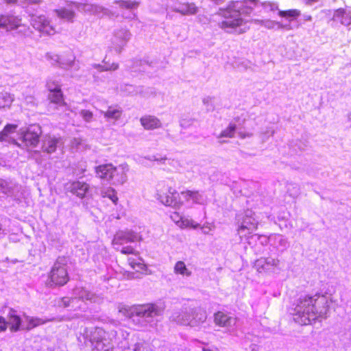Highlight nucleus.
Instances as JSON below:
<instances>
[{
  "instance_id": "f257e3e1",
  "label": "nucleus",
  "mask_w": 351,
  "mask_h": 351,
  "mask_svg": "<svg viewBox=\"0 0 351 351\" xmlns=\"http://www.w3.org/2000/svg\"><path fill=\"white\" fill-rule=\"evenodd\" d=\"M329 311L327 298L325 295L301 296L298 300L293 312V320L300 325L311 324L318 317H326Z\"/></svg>"
},
{
  "instance_id": "f03ea898",
  "label": "nucleus",
  "mask_w": 351,
  "mask_h": 351,
  "mask_svg": "<svg viewBox=\"0 0 351 351\" xmlns=\"http://www.w3.org/2000/svg\"><path fill=\"white\" fill-rule=\"evenodd\" d=\"M258 0H244L243 1L231 2L228 6L222 9L220 8L218 14L222 16L225 20L221 23L220 27L231 33L232 29L240 26L243 23L241 17V14H249L252 10L250 4L256 5Z\"/></svg>"
},
{
  "instance_id": "7ed1b4c3",
  "label": "nucleus",
  "mask_w": 351,
  "mask_h": 351,
  "mask_svg": "<svg viewBox=\"0 0 351 351\" xmlns=\"http://www.w3.org/2000/svg\"><path fill=\"white\" fill-rule=\"evenodd\" d=\"M208 313L201 306H183L180 309L173 312L169 320L176 324L201 329L206 324Z\"/></svg>"
},
{
  "instance_id": "20e7f679",
  "label": "nucleus",
  "mask_w": 351,
  "mask_h": 351,
  "mask_svg": "<svg viewBox=\"0 0 351 351\" xmlns=\"http://www.w3.org/2000/svg\"><path fill=\"white\" fill-rule=\"evenodd\" d=\"M78 341L85 344L90 342L93 351H110L113 348L106 332L99 327L85 328Z\"/></svg>"
},
{
  "instance_id": "39448f33",
  "label": "nucleus",
  "mask_w": 351,
  "mask_h": 351,
  "mask_svg": "<svg viewBox=\"0 0 351 351\" xmlns=\"http://www.w3.org/2000/svg\"><path fill=\"white\" fill-rule=\"evenodd\" d=\"M120 311H123L125 316L133 318L134 321L136 317L143 324H152L157 317L161 315L162 310L155 304H145L123 308Z\"/></svg>"
},
{
  "instance_id": "423d86ee",
  "label": "nucleus",
  "mask_w": 351,
  "mask_h": 351,
  "mask_svg": "<svg viewBox=\"0 0 351 351\" xmlns=\"http://www.w3.org/2000/svg\"><path fill=\"white\" fill-rule=\"evenodd\" d=\"M69 280L65 260L59 257L54 263L48 276L47 285L49 287L63 286Z\"/></svg>"
},
{
  "instance_id": "0eeeda50",
  "label": "nucleus",
  "mask_w": 351,
  "mask_h": 351,
  "mask_svg": "<svg viewBox=\"0 0 351 351\" xmlns=\"http://www.w3.org/2000/svg\"><path fill=\"white\" fill-rule=\"evenodd\" d=\"M42 134V129L39 125L34 124L29 125L25 130H20L19 139L21 143H19L15 139H11L12 143L21 148L29 147H35L40 142V137Z\"/></svg>"
},
{
  "instance_id": "6e6552de",
  "label": "nucleus",
  "mask_w": 351,
  "mask_h": 351,
  "mask_svg": "<svg viewBox=\"0 0 351 351\" xmlns=\"http://www.w3.org/2000/svg\"><path fill=\"white\" fill-rule=\"evenodd\" d=\"M21 19L12 14L0 15V29H3L6 32H10L20 29L19 33L26 35L29 28L22 24Z\"/></svg>"
},
{
  "instance_id": "1a4fd4ad",
  "label": "nucleus",
  "mask_w": 351,
  "mask_h": 351,
  "mask_svg": "<svg viewBox=\"0 0 351 351\" xmlns=\"http://www.w3.org/2000/svg\"><path fill=\"white\" fill-rule=\"evenodd\" d=\"M96 173L101 179L110 180L116 176H119L117 182L123 184L127 180L126 174L122 168L119 172V169L112 164L101 165L96 167Z\"/></svg>"
},
{
  "instance_id": "9d476101",
  "label": "nucleus",
  "mask_w": 351,
  "mask_h": 351,
  "mask_svg": "<svg viewBox=\"0 0 351 351\" xmlns=\"http://www.w3.org/2000/svg\"><path fill=\"white\" fill-rule=\"evenodd\" d=\"M131 33L128 29H119L114 32L112 43L114 50L121 53L123 47L131 38Z\"/></svg>"
},
{
  "instance_id": "9b49d317",
  "label": "nucleus",
  "mask_w": 351,
  "mask_h": 351,
  "mask_svg": "<svg viewBox=\"0 0 351 351\" xmlns=\"http://www.w3.org/2000/svg\"><path fill=\"white\" fill-rule=\"evenodd\" d=\"M252 211H247L241 224L238 228V233L240 237H246L252 234L257 228L258 223L256 219L251 217Z\"/></svg>"
},
{
  "instance_id": "f8f14e48",
  "label": "nucleus",
  "mask_w": 351,
  "mask_h": 351,
  "mask_svg": "<svg viewBox=\"0 0 351 351\" xmlns=\"http://www.w3.org/2000/svg\"><path fill=\"white\" fill-rule=\"evenodd\" d=\"M31 25L38 31L50 35L54 33V29L44 15H34L31 18Z\"/></svg>"
},
{
  "instance_id": "ddd939ff",
  "label": "nucleus",
  "mask_w": 351,
  "mask_h": 351,
  "mask_svg": "<svg viewBox=\"0 0 351 351\" xmlns=\"http://www.w3.org/2000/svg\"><path fill=\"white\" fill-rule=\"evenodd\" d=\"M64 142L61 138L46 135L42 141V150L47 154L56 152L58 147L63 146Z\"/></svg>"
},
{
  "instance_id": "4468645a",
  "label": "nucleus",
  "mask_w": 351,
  "mask_h": 351,
  "mask_svg": "<svg viewBox=\"0 0 351 351\" xmlns=\"http://www.w3.org/2000/svg\"><path fill=\"white\" fill-rule=\"evenodd\" d=\"M66 189L77 197L82 199L88 192L89 185L84 182L75 181L68 183L66 186Z\"/></svg>"
},
{
  "instance_id": "2eb2a0df",
  "label": "nucleus",
  "mask_w": 351,
  "mask_h": 351,
  "mask_svg": "<svg viewBox=\"0 0 351 351\" xmlns=\"http://www.w3.org/2000/svg\"><path fill=\"white\" fill-rule=\"evenodd\" d=\"M138 238V234L132 230L119 231L114 235L113 242L115 244H123L124 242H134Z\"/></svg>"
},
{
  "instance_id": "dca6fc26",
  "label": "nucleus",
  "mask_w": 351,
  "mask_h": 351,
  "mask_svg": "<svg viewBox=\"0 0 351 351\" xmlns=\"http://www.w3.org/2000/svg\"><path fill=\"white\" fill-rule=\"evenodd\" d=\"M173 11L182 15H195L199 12V8L194 3H182L173 8Z\"/></svg>"
},
{
  "instance_id": "f3484780",
  "label": "nucleus",
  "mask_w": 351,
  "mask_h": 351,
  "mask_svg": "<svg viewBox=\"0 0 351 351\" xmlns=\"http://www.w3.org/2000/svg\"><path fill=\"white\" fill-rule=\"evenodd\" d=\"M58 65L60 68L66 70H69L71 68H74L75 71H78L80 69L79 64L75 62V56L71 52L69 53L66 56H61Z\"/></svg>"
},
{
  "instance_id": "a211bd4d",
  "label": "nucleus",
  "mask_w": 351,
  "mask_h": 351,
  "mask_svg": "<svg viewBox=\"0 0 351 351\" xmlns=\"http://www.w3.org/2000/svg\"><path fill=\"white\" fill-rule=\"evenodd\" d=\"M214 322L220 327H229L235 324V319L221 311H217L214 314Z\"/></svg>"
},
{
  "instance_id": "6ab92c4d",
  "label": "nucleus",
  "mask_w": 351,
  "mask_h": 351,
  "mask_svg": "<svg viewBox=\"0 0 351 351\" xmlns=\"http://www.w3.org/2000/svg\"><path fill=\"white\" fill-rule=\"evenodd\" d=\"M140 122L145 130H154L162 126L160 121L157 117L151 115L142 117Z\"/></svg>"
},
{
  "instance_id": "aec40b11",
  "label": "nucleus",
  "mask_w": 351,
  "mask_h": 351,
  "mask_svg": "<svg viewBox=\"0 0 351 351\" xmlns=\"http://www.w3.org/2000/svg\"><path fill=\"white\" fill-rule=\"evenodd\" d=\"M168 193L169 194L159 195L158 199L160 202L165 206L174 208L179 206L180 203L175 197V195L177 194L176 191L175 190L172 191L171 188H170L168 191Z\"/></svg>"
},
{
  "instance_id": "412c9836",
  "label": "nucleus",
  "mask_w": 351,
  "mask_h": 351,
  "mask_svg": "<svg viewBox=\"0 0 351 351\" xmlns=\"http://www.w3.org/2000/svg\"><path fill=\"white\" fill-rule=\"evenodd\" d=\"M16 313V311L13 308H10L8 313L9 321L8 322V325H10V330L12 332L19 330L21 324V319Z\"/></svg>"
},
{
  "instance_id": "4be33fe9",
  "label": "nucleus",
  "mask_w": 351,
  "mask_h": 351,
  "mask_svg": "<svg viewBox=\"0 0 351 351\" xmlns=\"http://www.w3.org/2000/svg\"><path fill=\"white\" fill-rule=\"evenodd\" d=\"M25 318L27 321L28 324L25 328V330H30L32 328L38 326L40 325L44 324L48 322H53L55 320L54 318L48 319H43L39 317H33L25 315Z\"/></svg>"
},
{
  "instance_id": "5701e85b",
  "label": "nucleus",
  "mask_w": 351,
  "mask_h": 351,
  "mask_svg": "<svg viewBox=\"0 0 351 351\" xmlns=\"http://www.w3.org/2000/svg\"><path fill=\"white\" fill-rule=\"evenodd\" d=\"M105 118L108 119L118 120L121 114L122 110L120 107L109 106L106 111H101Z\"/></svg>"
},
{
  "instance_id": "b1692460",
  "label": "nucleus",
  "mask_w": 351,
  "mask_h": 351,
  "mask_svg": "<svg viewBox=\"0 0 351 351\" xmlns=\"http://www.w3.org/2000/svg\"><path fill=\"white\" fill-rule=\"evenodd\" d=\"M333 20L340 22L344 25H349L351 24V17L346 14L343 10H337L333 15Z\"/></svg>"
},
{
  "instance_id": "393cba45",
  "label": "nucleus",
  "mask_w": 351,
  "mask_h": 351,
  "mask_svg": "<svg viewBox=\"0 0 351 351\" xmlns=\"http://www.w3.org/2000/svg\"><path fill=\"white\" fill-rule=\"evenodd\" d=\"M79 303V300L77 298H62L59 302L58 305L64 308H71L72 310L77 308V304Z\"/></svg>"
},
{
  "instance_id": "a878e982",
  "label": "nucleus",
  "mask_w": 351,
  "mask_h": 351,
  "mask_svg": "<svg viewBox=\"0 0 351 351\" xmlns=\"http://www.w3.org/2000/svg\"><path fill=\"white\" fill-rule=\"evenodd\" d=\"M48 99L54 104L62 105L64 104L62 90H56L48 94Z\"/></svg>"
},
{
  "instance_id": "bb28decb",
  "label": "nucleus",
  "mask_w": 351,
  "mask_h": 351,
  "mask_svg": "<svg viewBox=\"0 0 351 351\" xmlns=\"http://www.w3.org/2000/svg\"><path fill=\"white\" fill-rule=\"evenodd\" d=\"M18 125L16 124H7L3 130L0 132V141H9L8 136L10 134L14 133Z\"/></svg>"
},
{
  "instance_id": "cd10ccee",
  "label": "nucleus",
  "mask_w": 351,
  "mask_h": 351,
  "mask_svg": "<svg viewBox=\"0 0 351 351\" xmlns=\"http://www.w3.org/2000/svg\"><path fill=\"white\" fill-rule=\"evenodd\" d=\"M114 3L119 4L120 8L130 10L137 9L140 5L139 1L131 0H118L115 1Z\"/></svg>"
},
{
  "instance_id": "c85d7f7f",
  "label": "nucleus",
  "mask_w": 351,
  "mask_h": 351,
  "mask_svg": "<svg viewBox=\"0 0 351 351\" xmlns=\"http://www.w3.org/2000/svg\"><path fill=\"white\" fill-rule=\"evenodd\" d=\"M101 195L102 197H108L112 200L114 204H117L118 197L114 189L111 187L104 188L101 190Z\"/></svg>"
},
{
  "instance_id": "c756f323",
  "label": "nucleus",
  "mask_w": 351,
  "mask_h": 351,
  "mask_svg": "<svg viewBox=\"0 0 351 351\" xmlns=\"http://www.w3.org/2000/svg\"><path fill=\"white\" fill-rule=\"evenodd\" d=\"M55 11L60 18L65 19L68 21H73V19L75 16V14L73 11L65 8L56 10Z\"/></svg>"
},
{
  "instance_id": "7c9ffc66",
  "label": "nucleus",
  "mask_w": 351,
  "mask_h": 351,
  "mask_svg": "<svg viewBox=\"0 0 351 351\" xmlns=\"http://www.w3.org/2000/svg\"><path fill=\"white\" fill-rule=\"evenodd\" d=\"M181 194L188 201L189 199H192L195 203H199L202 196L197 191H182Z\"/></svg>"
},
{
  "instance_id": "2f4dec72",
  "label": "nucleus",
  "mask_w": 351,
  "mask_h": 351,
  "mask_svg": "<svg viewBox=\"0 0 351 351\" xmlns=\"http://www.w3.org/2000/svg\"><path fill=\"white\" fill-rule=\"evenodd\" d=\"M76 295L77 296L75 298H77L79 300V302L81 300H93L95 297L94 293L84 289H77Z\"/></svg>"
},
{
  "instance_id": "473e14b6",
  "label": "nucleus",
  "mask_w": 351,
  "mask_h": 351,
  "mask_svg": "<svg viewBox=\"0 0 351 351\" xmlns=\"http://www.w3.org/2000/svg\"><path fill=\"white\" fill-rule=\"evenodd\" d=\"M13 97L7 92L0 93V108L10 106L13 101Z\"/></svg>"
},
{
  "instance_id": "72a5a7b5",
  "label": "nucleus",
  "mask_w": 351,
  "mask_h": 351,
  "mask_svg": "<svg viewBox=\"0 0 351 351\" xmlns=\"http://www.w3.org/2000/svg\"><path fill=\"white\" fill-rule=\"evenodd\" d=\"M91 66L93 68L97 69L99 72L107 71H116L119 68V64L117 63H112L108 65L93 64Z\"/></svg>"
},
{
  "instance_id": "f704fd0d",
  "label": "nucleus",
  "mask_w": 351,
  "mask_h": 351,
  "mask_svg": "<svg viewBox=\"0 0 351 351\" xmlns=\"http://www.w3.org/2000/svg\"><path fill=\"white\" fill-rule=\"evenodd\" d=\"M73 5L79 10L93 14L94 4L73 2Z\"/></svg>"
},
{
  "instance_id": "c9c22d12",
  "label": "nucleus",
  "mask_w": 351,
  "mask_h": 351,
  "mask_svg": "<svg viewBox=\"0 0 351 351\" xmlns=\"http://www.w3.org/2000/svg\"><path fill=\"white\" fill-rule=\"evenodd\" d=\"M174 271L177 274L186 275L187 276H189L191 274V272L188 270L184 263L182 261H178L176 263Z\"/></svg>"
},
{
  "instance_id": "e433bc0d",
  "label": "nucleus",
  "mask_w": 351,
  "mask_h": 351,
  "mask_svg": "<svg viewBox=\"0 0 351 351\" xmlns=\"http://www.w3.org/2000/svg\"><path fill=\"white\" fill-rule=\"evenodd\" d=\"M259 25L264 26L269 29H275L276 27L278 28V23L275 21L267 19V20H257L256 21Z\"/></svg>"
},
{
  "instance_id": "4c0bfd02",
  "label": "nucleus",
  "mask_w": 351,
  "mask_h": 351,
  "mask_svg": "<svg viewBox=\"0 0 351 351\" xmlns=\"http://www.w3.org/2000/svg\"><path fill=\"white\" fill-rule=\"evenodd\" d=\"M236 130V125L235 124H230L229 126L223 130L220 135L219 136V138L221 137H228V138H232L234 136V134Z\"/></svg>"
},
{
  "instance_id": "58836bf2",
  "label": "nucleus",
  "mask_w": 351,
  "mask_h": 351,
  "mask_svg": "<svg viewBox=\"0 0 351 351\" xmlns=\"http://www.w3.org/2000/svg\"><path fill=\"white\" fill-rule=\"evenodd\" d=\"M279 16L285 18H296L300 14V12L298 10H289L287 11H279Z\"/></svg>"
},
{
  "instance_id": "ea45409f",
  "label": "nucleus",
  "mask_w": 351,
  "mask_h": 351,
  "mask_svg": "<svg viewBox=\"0 0 351 351\" xmlns=\"http://www.w3.org/2000/svg\"><path fill=\"white\" fill-rule=\"evenodd\" d=\"M287 193L289 194L291 197H296L300 193V186L296 184L291 183L289 184Z\"/></svg>"
},
{
  "instance_id": "a19ab883",
  "label": "nucleus",
  "mask_w": 351,
  "mask_h": 351,
  "mask_svg": "<svg viewBox=\"0 0 351 351\" xmlns=\"http://www.w3.org/2000/svg\"><path fill=\"white\" fill-rule=\"evenodd\" d=\"M265 271L270 270L274 267H277L279 264V260L273 258H265Z\"/></svg>"
},
{
  "instance_id": "79ce46f5",
  "label": "nucleus",
  "mask_w": 351,
  "mask_h": 351,
  "mask_svg": "<svg viewBox=\"0 0 351 351\" xmlns=\"http://www.w3.org/2000/svg\"><path fill=\"white\" fill-rule=\"evenodd\" d=\"M80 116L87 123H90L93 119V114L88 110H82L80 112Z\"/></svg>"
},
{
  "instance_id": "37998d69",
  "label": "nucleus",
  "mask_w": 351,
  "mask_h": 351,
  "mask_svg": "<svg viewBox=\"0 0 351 351\" xmlns=\"http://www.w3.org/2000/svg\"><path fill=\"white\" fill-rule=\"evenodd\" d=\"M254 267L258 272L265 271V258L257 259L254 263Z\"/></svg>"
},
{
  "instance_id": "c03bdc74",
  "label": "nucleus",
  "mask_w": 351,
  "mask_h": 351,
  "mask_svg": "<svg viewBox=\"0 0 351 351\" xmlns=\"http://www.w3.org/2000/svg\"><path fill=\"white\" fill-rule=\"evenodd\" d=\"M47 88L49 92L56 91V90H60V84L53 80H48L47 82Z\"/></svg>"
},
{
  "instance_id": "a18cd8bd",
  "label": "nucleus",
  "mask_w": 351,
  "mask_h": 351,
  "mask_svg": "<svg viewBox=\"0 0 351 351\" xmlns=\"http://www.w3.org/2000/svg\"><path fill=\"white\" fill-rule=\"evenodd\" d=\"M100 13L108 14L109 10L101 5L94 4L93 14H99Z\"/></svg>"
},
{
  "instance_id": "49530a36",
  "label": "nucleus",
  "mask_w": 351,
  "mask_h": 351,
  "mask_svg": "<svg viewBox=\"0 0 351 351\" xmlns=\"http://www.w3.org/2000/svg\"><path fill=\"white\" fill-rule=\"evenodd\" d=\"M0 188L2 192L6 195H10L12 193L11 187L8 186V183L4 180H0Z\"/></svg>"
},
{
  "instance_id": "de8ad7c7",
  "label": "nucleus",
  "mask_w": 351,
  "mask_h": 351,
  "mask_svg": "<svg viewBox=\"0 0 351 351\" xmlns=\"http://www.w3.org/2000/svg\"><path fill=\"white\" fill-rule=\"evenodd\" d=\"M128 263L133 269L138 268L139 269H143L145 265L141 262H136L134 258H129Z\"/></svg>"
},
{
  "instance_id": "09e8293b",
  "label": "nucleus",
  "mask_w": 351,
  "mask_h": 351,
  "mask_svg": "<svg viewBox=\"0 0 351 351\" xmlns=\"http://www.w3.org/2000/svg\"><path fill=\"white\" fill-rule=\"evenodd\" d=\"M133 351H147V346L145 343H136Z\"/></svg>"
},
{
  "instance_id": "8fccbe9b",
  "label": "nucleus",
  "mask_w": 351,
  "mask_h": 351,
  "mask_svg": "<svg viewBox=\"0 0 351 351\" xmlns=\"http://www.w3.org/2000/svg\"><path fill=\"white\" fill-rule=\"evenodd\" d=\"M47 57L48 59L53 60L55 62H56L59 64V62H60V58H61V56H60L59 55L47 53Z\"/></svg>"
},
{
  "instance_id": "3c124183",
  "label": "nucleus",
  "mask_w": 351,
  "mask_h": 351,
  "mask_svg": "<svg viewBox=\"0 0 351 351\" xmlns=\"http://www.w3.org/2000/svg\"><path fill=\"white\" fill-rule=\"evenodd\" d=\"M262 5L265 8L269 7L271 11H274L278 9V5L276 3L270 2H263L262 3Z\"/></svg>"
},
{
  "instance_id": "603ef678",
  "label": "nucleus",
  "mask_w": 351,
  "mask_h": 351,
  "mask_svg": "<svg viewBox=\"0 0 351 351\" xmlns=\"http://www.w3.org/2000/svg\"><path fill=\"white\" fill-rule=\"evenodd\" d=\"M8 322L5 318L0 316V331H5L7 328Z\"/></svg>"
},
{
  "instance_id": "864d4df0",
  "label": "nucleus",
  "mask_w": 351,
  "mask_h": 351,
  "mask_svg": "<svg viewBox=\"0 0 351 351\" xmlns=\"http://www.w3.org/2000/svg\"><path fill=\"white\" fill-rule=\"evenodd\" d=\"M134 251V249L130 246L124 247L121 250V253L124 254H133Z\"/></svg>"
},
{
  "instance_id": "5fc2aeb1",
  "label": "nucleus",
  "mask_w": 351,
  "mask_h": 351,
  "mask_svg": "<svg viewBox=\"0 0 351 351\" xmlns=\"http://www.w3.org/2000/svg\"><path fill=\"white\" fill-rule=\"evenodd\" d=\"M278 29H286L289 30V29H292V27L289 23V24H282L279 22Z\"/></svg>"
},
{
  "instance_id": "6e6d98bb",
  "label": "nucleus",
  "mask_w": 351,
  "mask_h": 351,
  "mask_svg": "<svg viewBox=\"0 0 351 351\" xmlns=\"http://www.w3.org/2000/svg\"><path fill=\"white\" fill-rule=\"evenodd\" d=\"M147 159L150 160H154V161H160V162H163L165 161L167 158H157L155 156H152L151 158H147Z\"/></svg>"
},
{
  "instance_id": "4d7b16f0",
  "label": "nucleus",
  "mask_w": 351,
  "mask_h": 351,
  "mask_svg": "<svg viewBox=\"0 0 351 351\" xmlns=\"http://www.w3.org/2000/svg\"><path fill=\"white\" fill-rule=\"evenodd\" d=\"M211 100H212V98L210 97H208L203 99V103L204 104H208Z\"/></svg>"
},
{
  "instance_id": "13d9d810",
  "label": "nucleus",
  "mask_w": 351,
  "mask_h": 351,
  "mask_svg": "<svg viewBox=\"0 0 351 351\" xmlns=\"http://www.w3.org/2000/svg\"><path fill=\"white\" fill-rule=\"evenodd\" d=\"M256 346L255 344H252L251 346V351H258L257 349L256 348Z\"/></svg>"
},
{
  "instance_id": "bf43d9fd",
  "label": "nucleus",
  "mask_w": 351,
  "mask_h": 351,
  "mask_svg": "<svg viewBox=\"0 0 351 351\" xmlns=\"http://www.w3.org/2000/svg\"><path fill=\"white\" fill-rule=\"evenodd\" d=\"M240 136H241V138H245V136H252V134H247V135L240 134Z\"/></svg>"
},
{
  "instance_id": "052dcab7",
  "label": "nucleus",
  "mask_w": 351,
  "mask_h": 351,
  "mask_svg": "<svg viewBox=\"0 0 351 351\" xmlns=\"http://www.w3.org/2000/svg\"><path fill=\"white\" fill-rule=\"evenodd\" d=\"M317 0H308L307 3L311 4L312 2H315Z\"/></svg>"
},
{
  "instance_id": "680f3d73",
  "label": "nucleus",
  "mask_w": 351,
  "mask_h": 351,
  "mask_svg": "<svg viewBox=\"0 0 351 351\" xmlns=\"http://www.w3.org/2000/svg\"><path fill=\"white\" fill-rule=\"evenodd\" d=\"M311 19H312V17H311V16H306V20H307V21H311Z\"/></svg>"
},
{
  "instance_id": "e2e57ef3",
  "label": "nucleus",
  "mask_w": 351,
  "mask_h": 351,
  "mask_svg": "<svg viewBox=\"0 0 351 351\" xmlns=\"http://www.w3.org/2000/svg\"><path fill=\"white\" fill-rule=\"evenodd\" d=\"M1 233L5 234L4 230L2 229L1 226L0 225V234H1Z\"/></svg>"
},
{
  "instance_id": "0e129e2a",
  "label": "nucleus",
  "mask_w": 351,
  "mask_h": 351,
  "mask_svg": "<svg viewBox=\"0 0 351 351\" xmlns=\"http://www.w3.org/2000/svg\"><path fill=\"white\" fill-rule=\"evenodd\" d=\"M191 226H193V228H196L199 226V224H198V223H196L195 225H193V224L192 223V224H191Z\"/></svg>"
},
{
  "instance_id": "69168bd1",
  "label": "nucleus",
  "mask_w": 351,
  "mask_h": 351,
  "mask_svg": "<svg viewBox=\"0 0 351 351\" xmlns=\"http://www.w3.org/2000/svg\"><path fill=\"white\" fill-rule=\"evenodd\" d=\"M348 119L351 121V113L348 114Z\"/></svg>"
},
{
  "instance_id": "338daca9",
  "label": "nucleus",
  "mask_w": 351,
  "mask_h": 351,
  "mask_svg": "<svg viewBox=\"0 0 351 351\" xmlns=\"http://www.w3.org/2000/svg\"><path fill=\"white\" fill-rule=\"evenodd\" d=\"M38 153H39V151H34V154H38Z\"/></svg>"
},
{
  "instance_id": "774afa93",
  "label": "nucleus",
  "mask_w": 351,
  "mask_h": 351,
  "mask_svg": "<svg viewBox=\"0 0 351 351\" xmlns=\"http://www.w3.org/2000/svg\"><path fill=\"white\" fill-rule=\"evenodd\" d=\"M283 243H285L286 241L285 240H281V244H283Z\"/></svg>"
}]
</instances>
